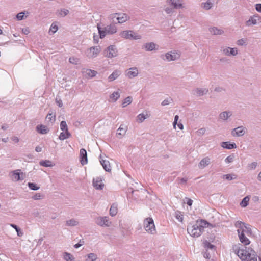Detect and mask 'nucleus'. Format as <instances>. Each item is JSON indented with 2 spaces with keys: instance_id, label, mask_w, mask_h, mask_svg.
Returning <instances> with one entry per match:
<instances>
[{
  "instance_id": "obj_1",
  "label": "nucleus",
  "mask_w": 261,
  "mask_h": 261,
  "mask_svg": "<svg viewBox=\"0 0 261 261\" xmlns=\"http://www.w3.org/2000/svg\"><path fill=\"white\" fill-rule=\"evenodd\" d=\"M237 254L242 261H257L256 252L250 248L239 250Z\"/></svg>"
},
{
  "instance_id": "obj_2",
  "label": "nucleus",
  "mask_w": 261,
  "mask_h": 261,
  "mask_svg": "<svg viewBox=\"0 0 261 261\" xmlns=\"http://www.w3.org/2000/svg\"><path fill=\"white\" fill-rule=\"evenodd\" d=\"M144 225L145 230L149 233L154 234L156 233L153 220L151 218L144 220Z\"/></svg>"
},
{
  "instance_id": "obj_3",
  "label": "nucleus",
  "mask_w": 261,
  "mask_h": 261,
  "mask_svg": "<svg viewBox=\"0 0 261 261\" xmlns=\"http://www.w3.org/2000/svg\"><path fill=\"white\" fill-rule=\"evenodd\" d=\"M187 231L193 237H198L201 234L203 231L200 228H199L196 223L193 225H188Z\"/></svg>"
},
{
  "instance_id": "obj_4",
  "label": "nucleus",
  "mask_w": 261,
  "mask_h": 261,
  "mask_svg": "<svg viewBox=\"0 0 261 261\" xmlns=\"http://www.w3.org/2000/svg\"><path fill=\"white\" fill-rule=\"evenodd\" d=\"M120 35L121 37L127 39L138 40L141 38V35L137 33H135L131 30L123 31L120 33Z\"/></svg>"
},
{
  "instance_id": "obj_5",
  "label": "nucleus",
  "mask_w": 261,
  "mask_h": 261,
  "mask_svg": "<svg viewBox=\"0 0 261 261\" xmlns=\"http://www.w3.org/2000/svg\"><path fill=\"white\" fill-rule=\"evenodd\" d=\"M103 55L109 58H114L117 56L118 50L115 45H112L103 50Z\"/></svg>"
},
{
  "instance_id": "obj_6",
  "label": "nucleus",
  "mask_w": 261,
  "mask_h": 261,
  "mask_svg": "<svg viewBox=\"0 0 261 261\" xmlns=\"http://www.w3.org/2000/svg\"><path fill=\"white\" fill-rule=\"evenodd\" d=\"M101 50L100 46H92L88 48L86 51V55L89 58L96 57Z\"/></svg>"
},
{
  "instance_id": "obj_7",
  "label": "nucleus",
  "mask_w": 261,
  "mask_h": 261,
  "mask_svg": "<svg viewBox=\"0 0 261 261\" xmlns=\"http://www.w3.org/2000/svg\"><path fill=\"white\" fill-rule=\"evenodd\" d=\"M95 223L101 227H109L112 223L109 218L107 216L97 217L95 219Z\"/></svg>"
},
{
  "instance_id": "obj_8",
  "label": "nucleus",
  "mask_w": 261,
  "mask_h": 261,
  "mask_svg": "<svg viewBox=\"0 0 261 261\" xmlns=\"http://www.w3.org/2000/svg\"><path fill=\"white\" fill-rule=\"evenodd\" d=\"M261 22V17L257 14L251 16L249 20L246 22V25L247 26H251L252 25H255L257 22Z\"/></svg>"
},
{
  "instance_id": "obj_9",
  "label": "nucleus",
  "mask_w": 261,
  "mask_h": 261,
  "mask_svg": "<svg viewBox=\"0 0 261 261\" xmlns=\"http://www.w3.org/2000/svg\"><path fill=\"white\" fill-rule=\"evenodd\" d=\"M196 224V225H198L199 228H200L202 231L203 230V229L205 227H206L208 226H210L212 227H215L216 226L215 225L210 224L208 222H207L206 221L202 220V219L197 220Z\"/></svg>"
},
{
  "instance_id": "obj_10",
  "label": "nucleus",
  "mask_w": 261,
  "mask_h": 261,
  "mask_svg": "<svg viewBox=\"0 0 261 261\" xmlns=\"http://www.w3.org/2000/svg\"><path fill=\"white\" fill-rule=\"evenodd\" d=\"M244 230H242L240 232V230L238 229L237 231L239 234V239L241 243H243L245 245H249L250 243L249 239L244 234Z\"/></svg>"
},
{
  "instance_id": "obj_11",
  "label": "nucleus",
  "mask_w": 261,
  "mask_h": 261,
  "mask_svg": "<svg viewBox=\"0 0 261 261\" xmlns=\"http://www.w3.org/2000/svg\"><path fill=\"white\" fill-rule=\"evenodd\" d=\"M80 162L82 165L86 164L88 162L87 154L86 150L82 148L80 149Z\"/></svg>"
},
{
  "instance_id": "obj_12",
  "label": "nucleus",
  "mask_w": 261,
  "mask_h": 261,
  "mask_svg": "<svg viewBox=\"0 0 261 261\" xmlns=\"http://www.w3.org/2000/svg\"><path fill=\"white\" fill-rule=\"evenodd\" d=\"M208 90L206 88H196L192 90V93L193 95L197 96H203L207 94Z\"/></svg>"
},
{
  "instance_id": "obj_13",
  "label": "nucleus",
  "mask_w": 261,
  "mask_h": 261,
  "mask_svg": "<svg viewBox=\"0 0 261 261\" xmlns=\"http://www.w3.org/2000/svg\"><path fill=\"white\" fill-rule=\"evenodd\" d=\"M113 22L105 27L108 34H113L117 32V28L116 26L117 22H115L114 20H113Z\"/></svg>"
},
{
  "instance_id": "obj_14",
  "label": "nucleus",
  "mask_w": 261,
  "mask_h": 261,
  "mask_svg": "<svg viewBox=\"0 0 261 261\" xmlns=\"http://www.w3.org/2000/svg\"><path fill=\"white\" fill-rule=\"evenodd\" d=\"M117 15L118 16L116 17V19L117 20V23H122L123 22H126L128 19L129 16L126 14L125 13H115L114 14L115 16Z\"/></svg>"
},
{
  "instance_id": "obj_15",
  "label": "nucleus",
  "mask_w": 261,
  "mask_h": 261,
  "mask_svg": "<svg viewBox=\"0 0 261 261\" xmlns=\"http://www.w3.org/2000/svg\"><path fill=\"white\" fill-rule=\"evenodd\" d=\"M20 171V170H14L12 172V176L15 180V181H17L21 180H23L25 177V175L22 172L20 173L18 171Z\"/></svg>"
},
{
  "instance_id": "obj_16",
  "label": "nucleus",
  "mask_w": 261,
  "mask_h": 261,
  "mask_svg": "<svg viewBox=\"0 0 261 261\" xmlns=\"http://www.w3.org/2000/svg\"><path fill=\"white\" fill-rule=\"evenodd\" d=\"M93 185L97 190H102L104 187V184L102 183V181L100 178L93 179Z\"/></svg>"
},
{
  "instance_id": "obj_17",
  "label": "nucleus",
  "mask_w": 261,
  "mask_h": 261,
  "mask_svg": "<svg viewBox=\"0 0 261 261\" xmlns=\"http://www.w3.org/2000/svg\"><path fill=\"white\" fill-rule=\"evenodd\" d=\"M245 131L243 128V126H239L237 128H234L231 134L233 136H242L245 134Z\"/></svg>"
},
{
  "instance_id": "obj_18",
  "label": "nucleus",
  "mask_w": 261,
  "mask_h": 261,
  "mask_svg": "<svg viewBox=\"0 0 261 261\" xmlns=\"http://www.w3.org/2000/svg\"><path fill=\"white\" fill-rule=\"evenodd\" d=\"M129 71H128L126 75L129 78L132 79L136 76H137L138 74V71L137 68L134 67V68H130L129 69Z\"/></svg>"
},
{
  "instance_id": "obj_19",
  "label": "nucleus",
  "mask_w": 261,
  "mask_h": 261,
  "mask_svg": "<svg viewBox=\"0 0 261 261\" xmlns=\"http://www.w3.org/2000/svg\"><path fill=\"white\" fill-rule=\"evenodd\" d=\"M232 115L230 111H224L221 112L219 116V118L222 120H227Z\"/></svg>"
},
{
  "instance_id": "obj_20",
  "label": "nucleus",
  "mask_w": 261,
  "mask_h": 261,
  "mask_svg": "<svg viewBox=\"0 0 261 261\" xmlns=\"http://www.w3.org/2000/svg\"><path fill=\"white\" fill-rule=\"evenodd\" d=\"M36 130L39 133L41 134H46L49 132L48 128L42 124L37 125L36 127Z\"/></svg>"
},
{
  "instance_id": "obj_21",
  "label": "nucleus",
  "mask_w": 261,
  "mask_h": 261,
  "mask_svg": "<svg viewBox=\"0 0 261 261\" xmlns=\"http://www.w3.org/2000/svg\"><path fill=\"white\" fill-rule=\"evenodd\" d=\"M221 146L225 149H231L237 148V145L234 143H231L230 142H222Z\"/></svg>"
},
{
  "instance_id": "obj_22",
  "label": "nucleus",
  "mask_w": 261,
  "mask_h": 261,
  "mask_svg": "<svg viewBox=\"0 0 261 261\" xmlns=\"http://www.w3.org/2000/svg\"><path fill=\"white\" fill-rule=\"evenodd\" d=\"M210 163V159L208 157H205L202 159L199 163V168L202 169L209 165Z\"/></svg>"
},
{
  "instance_id": "obj_23",
  "label": "nucleus",
  "mask_w": 261,
  "mask_h": 261,
  "mask_svg": "<svg viewBox=\"0 0 261 261\" xmlns=\"http://www.w3.org/2000/svg\"><path fill=\"white\" fill-rule=\"evenodd\" d=\"M156 44L153 42L146 43L143 45V48L146 51H152L155 49Z\"/></svg>"
},
{
  "instance_id": "obj_24",
  "label": "nucleus",
  "mask_w": 261,
  "mask_h": 261,
  "mask_svg": "<svg viewBox=\"0 0 261 261\" xmlns=\"http://www.w3.org/2000/svg\"><path fill=\"white\" fill-rule=\"evenodd\" d=\"M121 74V72L119 70H116L113 71V72L108 77V81L109 82H112L115 79H116Z\"/></svg>"
},
{
  "instance_id": "obj_25",
  "label": "nucleus",
  "mask_w": 261,
  "mask_h": 261,
  "mask_svg": "<svg viewBox=\"0 0 261 261\" xmlns=\"http://www.w3.org/2000/svg\"><path fill=\"white\" fill-rule=\"evenodd\" d=\"M118 212V205L116 203H113L110 208V215L113 217L116 215Z\"/></svg>"
},
{
  "instance_id": "obj_26",
  "label": "nucleus",
  "mask_w": 261,
  "mask_h": 261,
  "mask_svg": "<svg viewBox=\"0 0 261 261\" xmlns=\"http://www.w3.org/2000/svg\"><path fill=\"white\" fill-rule=\"evenodd\" d=\"M100 163L101 165L102 166L103 169L107 171V172H111V166L110 164V163L108 161L102 160H100Z\"/></svg>"
},
{
  "instance_id": "obj_27",
  "label": "nucleus",
  "mask_w": 261,
  "mask_h": 261,
  "mask_svg": "<svg viewBox=\"0 0 261 261\" xmlns=\"http://www.w3.org/2000/svg\"><path fill=\"white\" fill-rule=\"evenodd\" d=\"M69 13V11L68 10L65 9H61L60 10H58L56 14L59 17H64L66 16Z\"/></svg>"
},
{
  "instance_id": "obj_28",
  "label": "nucleus",
  "mask_w": 261,
  "mask_h": 261,
  "mask_svg": "<svg viewBox=\"0 0 261 261\" xmlns=\"http://www.w3.org/2000/svg\"><path fill=\"white\" fill-rule=\"evenodd\" d=\"M210 32L213 35H221L224 33V31L221 29H219L216 27H213L209 29Z\"/></svg>"
},
{
  "instance_id": "obj_29",
  "label": "nucleus",
  "mask_w": 261,
  "mask_h": 261,
  "mask_svg": "<svg viewBox=\"0 0 261 261\" xmlns=\"http://www.w3.org/2000/svg\"><path fill=\"white\" fill-rule=\"evenodd\" d=\"M182 0H175L174 2H172L171 6H173L174 9L183 8L184 6L182 4Z\"/></svg>"
},
{
  "instance_id": "obj_30",
  "label": "nucleus",
  "mask_w": 261,
  "mask_h": 261,
  "mask_svg": "<svg viewBox=\"0 0 261 261\" xmlns=\"http://www.w3.org/2000/svg\"><path fill=\"white\" fill-rule=\"evenodd\" d=\"M127 127L124 126L123 125H121L119 128L117 130V135H121L123 136L125 135L127 131Z\"/></svg>"
},
{
  "instance_id": "obj_31",
  "label": "nucleus",
  "mask_w": 261,
  "mask_h": 261,
  "mask_svg": "<svg viewBox=\"0 0 261 261\" xmlns=\"http://www.w3.org/2000/svg\"><path fill=\"white\" fill-rule=\"evenodd\" d=\"M60 133L59 138L61 140H64L66 139L69 138L71 136V134L68 131H64Z\"/></svg>"
},
{
  "instance_id": "obj_32",
  "label": "nucleus",
  "mask_w": 261,
  "mask_h": 261,
  "mask_svg": "<svg viewBox=\"0 0 261 261\" xmlns=\"http://www.w3.org/2000/svg\"><path fill=\"white\" fill-rule=\"evenodd\" d=\"M97 29L100 38L101 39L103 38L106 36V34H108L107 31H106V28H105L104 30H102L100 25L99 24H97Z\"/></svg>"
},
{
  "instance_id": "obj_33",
  "label": "nucleus",
  "mask_w": 261,
  "mask_h": 261,
  "mask_svg": "<svg viewBox=\"0 0 261 261\" xmlns=\"http://www.w3.org/2000/svg\"><path fill=\"white\" fill-rule=\"evenodd\" d=\"M39 164L46 167H53L54 165L49 160H42L39 162Z\"/></svg>"
},
{
  "instance_id": "obj_34",
  "label": "nucleus",
  "mask_w": 261,
  "mask_h": 261,
  "mask_svg": "<svg viewBox=\"0 0 261 261\" xmlns=\"http://www.w3.org/2000/svg\"><path fill=\"white\" fill-rule=\"evenodd\" d=\"M166 59L168 61H174L177 59V57H176L175 54H171L170 53H167L165 54Z\"/></svg>"
},
{
  "instance_id": "obj_35",
  "label": "nucleus",
  "mask_w": 261,
  "mask_h": 261,
  "mask_svg": "<svg viewBox=\"0 0 261 261\" xmlns=\"http://www.w3.org/2000/svg\"><path fill=\"white\" fill-rule=\"evenodd\" d=\"M78 224L79 222L74 219H71L66 221V225L68 226H74L77 225Z\"/></svg>"
},
{
  "instance_id": "obj_36",
  "label": "nucleus",
  "mask_w": 261,
  "mask_h": 261,
  "mask_svg": "<svg viewBox=\"0 0 261 261\" xmlns=\"http://www.w3.org/2000/svg\"><path fill=\"white\" fill-rule=\"evenodd\" d=\"M120 97V94L119 92L116 91L112 93L110 95V98L112 100V101L115 102Z\"/></svg>"
},
{
  "instance_id": "obj_37",
  "label": "nucleus",
  "mask_w": 261,
  "mask_h": 261,
  "mask_svg": "<svg viewBox=\"0 0 261 261\" xmlns=\"http://www.w3.org/2000/svg\"><path fill=\"white\" fill-rule=\"evenodd\" d=\"M64 259L66 261H75L73 255L68 252L64 253Z\"/></svg>"
},
{
  "instance_id": "obj_38",
  "label": "nucleus",
  "mask_w": 261,
  "mask_h": 261,
  "mask_svg": "<svg viewBox=\"0 0 261 261\" xmlns=\"http://www.w3.org/2000/svg\"><path fill=\"white\" fill-rule=\"evenodd\" d=\"M46 119L51 123H53L55 121L56 116L53 113H49L46 117Z\"/></svg>"
},
{
  "instance_id": "obj_39",
  "label": "nucleus",
  "mask_w": 261,
  "mask_h": 261,
  "mask_svg": "<svg viewBox=\"0 0 261 261\" xmlns=\"http://www.w3.org/2000/svg\"><path fill=\"white\" fill-rule=\"evenodd\" d=\"M249 201V197L248 196L245 197L243 199L241 202L240 203L241 206L242 207H245L247 206L248 204Z\"/></svg>"
},
{
  "instance_id": "obj_40",
  "label": "nucleus",
  "mask_w": 261,
  "mask_h": 261,
  "mask_svg": "<svg viewBox=\"0 0 261 261\" xmlns=\"http://www.w3.org/2000/svg\"><path fill=\"white\" fill-rule=\"evenodd\" d=\"M237 176L234 174H228L223 175V178L228 180H231L236 179Z\"/></svg>"
},
{
  "instance_id": "obj_41",
  "label": "nucleus",
  "mask_w": 261,
  "mask_h": 261,
  "mask_svg": "<svg viewBox=\"0 0 261 261\" xmlns=\"http://www.w3.org/2000/svg\"><path fill=\"white\" fill-rule=\"evenodd\" d=\"M235 226L237 228H239L240 230H244V228H246V225L245 223L242 222L241 221H237L235 224Z\"/></svg>"
},
{
  "instance_id": "obj_42",
  "label": "nucleus",
  "mask_w": 261,
  "mask_h": 261,
  "mask_svg": "<svg viewBox=\"0 0 261 261\" xmlns=\"http://www.w3.org/2000/svg\"><path fill=\"white\" fill-rule=\"evenodd\" d=\"M132 97L131 96L127 97L126 98H125L124 99V100L122 102L123 107H125L128 105L132 103Z\"/></svg>"
},
{
  "instance_id": "obj_43",
  "label": "nucleus",
  "mask_w": 261,
  "mask_h": 261,
  "mask_svg": "<svg viewBox=\"0 0 261 261\" xmlns=\"http://www.w3.org/2000/svg\"><path fill=\"white\" fill-rule=\"evenodd\" d=\"M87 259L86 260V261L89 259L90 261H95L97 259V256L96 254L91 253L87 255Z\"/></svg>"
},
{
  "instance_id": "obj_44",
  "label": "nucleus",
  "mask_w": 261,
  "mask_h": 261,
  "mask_svg": "<svg viewBox=\"0 0 261 261\" xmlns=\"http://www.w3.org/2000/svg\"><path fill=\"white\" fill-rule=\"evenodd\" d=\"M83 70H85V69H84ZM86 72L87 74L91 77H94L97 73L96 71L91 69H86Z\"/></svg>"
},
{
  "instance_id": "obj_45",
  "label": "nucleus",
  "mask_w": 261,
  "mask_h": 261,
  "mask_svg": "<svg viewBox=\"0 0 261 261\" xmlns=\"http://www.w3.org/2000/svg\"><path fill=\"white\" fill-rule=\"evenodd\" d=\"M10 226L16 230L18 236L21 237L23 234V233L22 232L21 229L15 224H11Z\"/></svg>"
},
{
  "instance_id": "obj_46",
  "label": "nucleus",
  "mask_w": 261,
  "mask_h": 261,
  "mask_svg": "<svg viewBox=\"0 0 261 261\" xmlns=\"http://www.w3.org/2000/svg\"><path fill=\"white\" fill-rule=\"evenodd\" d=\"M69 61L72 64L77 65L80 62V59L75 57H71L69 58Z\"/></svg>"
},
{
  "instance_id": "obj_47",
  "label": "nucleus",
  "mask_w": 261,
  "mask_h": 261,
  "mask_svg": "<svg viewBox=\"0 0 261 261\" xmlns=\"http://www.w3.org/2000/svg\"><path fill=\"white\" fill-rule=\"evenodd\" d=\"M28 186L29 188L32 190L36 191L39 190L40 188V187L37 186L36 184L33 182H29L28 184Z\"/></svg>"
},
{
  "instance_id": "obj_48",
  "label": "nucleus",
  "mask_w": 261,
  "mask_h": 261,
  "mask_svg": "<svg viewBox=\"0 0 261 261\" xmlns=\"http://www.w3.org/2000/svg\"><path fill=\"white\" fill-rule=\"evenodd\" d=\"M60 128L63 131H68V127L65 121H62L61 122Z\"/></svg>"
},
{
  "instance_id": "obj_49",
  "label": "nucleus",
  "mask_w": 261,
  "mask_h": 261,
  "mask_svg": "<svg viewBox=\"0 0 261 261\" xmlns=\"http://www.w3.org/2000/svg\"><path fill=\"white\" fill-rule=\"evenodd\" d=\"M257 163L256 162H254L251 164H248L247 166V168L249 170H254L256 168V167H257Z\"/></svg>"
},
{
  "instance_id": "obj_50",
  "label": "nucleus",
  "mask_w": 261,
  "mask_h": 261,
  "mask_svg": "<svg viewBox=\"0 0 261 261\" xmlns=\"http://www.w3.org/2000/svg\"><path fill=\"white\" fill-rule=\"evenodd\" d=\"M205 128H201L196 131V134L198 136H201L205 134Z\"/></svg>"
},
{
  "instance_id": "obj_51",
  "label": "nucleus",
  "mask_w": 261,
  "mask_h": 261,
  "mask_svg": "<svg viewBox=\"0 0 261 261\" xmlns=\"http://www.w3.org/2000/svg\"><path fill=\"white\" fill-rule=\"evenodd\" d=\"M229 50H230V47H229L221 48L222 53L227 56H229Z\"/></svg>"
},
{
  "instance_id": "obj_52",
  "label": "nucleus",
  "mask_w": 261,
  "mask_h": 261,
  "mask_svg": "<svg viewBox=\"0 0 261 261\" xmlns=\"http://www.w3.org/2000/svg\"><path fill=\"white\" fill-rule=\"evenodd\" d=\"M204 245L205 247L210 248L211 249H212L215 247V246L214 245L211 244L209 242H208L207 241H205L204 242Z\"/></svg>"
},
{
  "instance_id": "obj_53",
  "label": "nucleus",
  "mask_w": 261,
  "mask_h": 261,
  "mask_svg": "<svg viewBox=\"0 0 261 261\" xmlns=\"http://www.w3.org/2000/svg\"><path fill=\"white\" fill-rule=\"evenodd\" d=\"M176 218L180 222H182L183 220V215L179 211L176 212Z\"/></svg>"
},
{
  "instance_id": "obj_54",
  "label": "nucleus",
  "mask_w": 261,
  "mask_h": 261,
  "mask_svg": "<svg viewBox=\"0 0 261 261\" xmlns=\"http://www.w3.org/2000/svg\"><path fill=\"white\" fill-rule=\"evenodd\" d=\"M212 6V3L210 1H207L206 3L204 4L203 7L206 10H209L211 8Z\"/></svg>"
},
{
  "instance_id": "obj_55",
  "label": "nucleus",
  "mask_w": 261,
  "mask_h": 261,
  "mask_svg": "<svg viewBox=\"0 0 261 261\" xmlns=\"http://www.w3.org/2000/svg\"><path fill=\"white\" fill-rule=\"evenodd\" d=\"M43 198V195H42L40 193H36L33 197L32 198L34 200H39Z\"/></svg>"
},
{
  "instance_id": "obj_56",
  "label": "nucleus",
  "mask_w": 261,
  "mask_h": 261,
  "mask_svg": "<svg viewBox=\"0 0 261 261\" xmlns=\"http://www.w3.org/2000/svg\"><path fill=\"white\" fill-rule=\"evenodd\" d=\"M58 27L56 24H55L54 23H53L51 25L50 31H52L53 33L56 32L58 30Z\"/></svg>"
},
{
  "instance_id": "obj_57",
  "label": "nucleus",
  "mask_w": 261,
  "mask_h": 261,
  "mask_svg": "<svg viewBox=\"0 0 261 261\" xmlns=\"http://www.w3.org/2000/svg\"><path fill=\"white\" fill-rule=\"evenodd\" d=\"M238 54V50L236 48H231L229 51V56H236Z\"/></svg>"
},
{
  "instance_id": "obj_58",
  "label": "nucleus",
  "mask_w": 261,
  "mask_h": 261,
  "mask_svg": "<svg viewBox=\"0 0 261 261\" xmlns=\"http://www.w3.org/2000/svg\"><path fill=\"white\" fill-rule=\"evenodd\" d=\"M138 119L139 120L140 122H142L145 119L146 117L144 114H140L137 116Z\"/></svg>"
},
{
  "instance_id": "obj_59",
  "label": "nucleus",
  "mask_w": 261,
  "mask_h": 261,
  "mask_svg": "<svg viewBox=\"0 0 261 261\" xmlns=\"http://www.w3.org/2000/svg\"><path fill=\"white\" fill-rule=\"evenodd\" d=\"M172 101V99L171 98L166 99L162 101L161 104L162 106H166L169 105Z\"/></svg>"
},
{
  "instance_id": "obj_60",
  "label": "nucleus",
  "mask_w": 261,
  "mask_h": 261,
  "mask_svg": "<svg viewBox=\"0 0 261 261\" xmlns=\"http://www.w3.org/2000/svg\"><path fill=\"white\" fill-rule=\"evenodd\" d=\"M233 155H229L228 156H227L225 160V161L226 162V163H231L233 161Z\"/></svg>"
},
{
  "instance_id": "obj_61",
  "label": "nucleus",
  "mask_w": 261,
  "mask_h": 261,
  "mask_svg": "<svg viewBox=\"0 0 261 261\" xmlns=\"http://www.w3.org/2000/svg\"><path fill=\"white\" fill-rule=\"evenodd\" d=\"M17 18L19 20H21L24 18V13L20 12L17 15Z\"/></svg>"
},
{
  "instance_id": "obj_62",
  "label": "nucleus",
  "mask_w": 261,
  "mask_h": 261,
  "mask_svg": "<svg viewBox=\"0 0 261 261\" xmlns=\"http://www.w3.org/2000/svg\"><path fill=\"white\" fill-rule=\"evenodd\" d=\"M56 102L58 105V106L61 108L63 106L62 101L61 99H58L57 98H56Z\"/></svg>"
},
{
  "instance_id": "obj_63",
  "label": "nucleus",
  "mask_w": 261,
  "mask_h": 261,
  "mask_svg": "<svg viewBox=\"0 0 261 261\" xmlns=\"http://www.w3.org/2000/svg\"><path fill=\"white\" fill-rule=\"evenodd\" d=\"M245 41L243 39H239L237 41V44L238 45H241V46H242L243 45L245 44Z\"/></svg>"
},
{
  "instance_id": "obj_64",
  "label": "nucleus",
  "mask_w": 261,
  "mask_h": 261,
  "mask_svg": "<svg viewBox=\"0 0 261 261\" xmlns=\"http://www.w3.org/2000/svg\"><path fill=\"white\" fill-rule=\"evenodd\" d=\"M255 9L258 12L261 13V4H257L255 5Z\"/></svg>"
}]
</instances>
